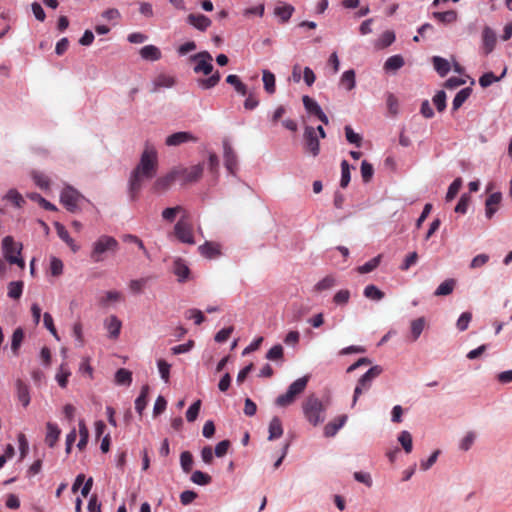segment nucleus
Segmentation results:
<instances>
[{
    "label": "nucleus",
    "instance_id": "f257e3e1",
    "mask_svg": "<svg viewBox=\"0 0 512 512\" xmlns=\"http://www.w3.org/2000/svg\"><path fill=\"white\" fill-rule=\"evenodd\" d=\"M158 154L153 145L146 144L142 152L140 162L130 175V198L135 191H138L142 184L151 180L157 173Z\"/></svg>",
    "mask_w": 512,
    "mask_h": 512
},
{
    "label": "nucleus",
    "instance_id": "f03ea898",
    "mask_svg": "<svg viewBox=\"0 0 512 512\" xmlns=\"http://www.w3.org/2000/svg\"><path fill=\"white\" fill-rule=\"evenodd\" d=\"M190 59L192 61L196 62V65L194 67L195 73H203L204 75L211 74V76L208 78L197 79V85L200 88H202L204 90H208V89L215 87L219 83V81L221 79V75H220L219 71L212 73L213 69H214V67L212 65L213 59L209 52L203 51V52L197 53V54L191 56Z\"/></svg>",
    "mask_w": 512,
    "mask_h": 512
},
{
    "label": "nucleus",
    "instance_id": "7ed1b4c3",
    "mask_svg": "<svg viewBox=\"0 0 512 512\" xmlns=\"http://www.w3.org/2000/svg\"><path fill=\"white\" fill-rule=\"evenodd\" d=\"M305 419L313 426H318L325 420L326 406L314 394L309 395L302 402Z\"/></svg>",
    "mask_w": 512,
    "mask_h": 512
},
{
    "label": "nucleus",
    "instance_id": "20e7f679",
    "mask_svg": "<svg viewBox=\"0 0 512 512\" xmlns=\"http://www.w3.org/2000/svg\"><path fill=\"white\" fill-rule=\"evenodd\" d=\"M309 381V376H304L301 378H298L293 383L290 384L288 387L286 393L279 395L276 400L275 404L279 407H287L291 404H293L296 400V398L304 392L307 383Z\"/></svg>",
    "mask_w": 512,
    "mask_h": 512
},
{
    "label": "nucleus",
    "instance_id": "39448f33",
    "mask_svg": "<svg viewBox=\"0 0 512 512\" xmlns=\"http://www.w3.org/2000/svg\"><path fill=\"white\" fill-rule=\"evenodd\" d=\"M117 248V241L110 236H101L93 245L91 259L94 262L103 261L106 253L114 252Z\"/></svg>",
    "mask_w": 512,
    "mask_h": 512
},
{
    "label": "nucleus",
    "instance_id": "423d86ee",
    "mask_svg": "<svg viewBox=\"0 0 512 512\" xmlns=\"http://www.w3.org/2000/svg\"><path fill=\"white\" fill-rule=\"evenodd\" d=\"M382 372V368L378 365L371 367L358 381L353 395L352 407L355 406L359 396L363 392H367L372 384V381L378 377Z\"/></svg>",
    "mask_w": 512,
    "mask_h": 512
},
{
    "label": "nucleus",
    "instance_id": "0eeeda50",
    "mask_svg": "<svg viewBox=\"0 0 512 512\" xmlns=\"http://www.w3.org/2000/svg\"><path fill=\"white\" fill-rule=\"evenodd\" d=\"M3 252L6 260L10 264H16L20 268L25 267V262L22 258L17 257L15 254H19L21 250V246H18L17 243L14 242L11 236H6L2 241Z\"/></svg>",
    "mask_w": 512,
    "mask_h": 512
},
{
    "label": "nucleus",
    "instance_id": "6e6552de",
    "mask_svg": "<svg viewBox=\"0 0 512 512\" xmlns=\"http://www.w3.org/2000/svg\"><path fill=\"white\" fill-rule=\"evenodd\" d=\"M84 200V196L81 195L72 186H66L60 195V201L63 206L70 212H76L79 209L80 202Z\"/></svg>",
    "mask_w": 512,
    "mask_h": 512
},
{
    "label": "nucleus",
    "instance_id": "1a4fd4ad",
    "mask_svg": "<svg viewBox=\"0 0 512 512\" xmlns=\"http://www.w3.org/2000/svg\"><path fill=\"white\" fill-rule=\"evenodd\" d=\"M174 234L176 238L186 244L193 245L195 244L194 235H193V226L187 220L186 216L183 215L181 219L174 226Z\"/></svg>",
    "mask_w": 512,
    "mask_h": 512
},
{
    "label": "nucleus",
    "instance_id": "9d476101",
    "mask_svg": "<svg viewBox=\"0 0 512 512\" xmlns=\"http://www.w3.org/2000/svg\"><path fill=\"white\" fill-rule=\"evenodd\" d=\"M175 172L179 180H182L184 184L192 183L198 181L204 171V164L199 163L197 165L191 166L190 168L185 167H175Z\"/></svg>",
    "mask_w": 512,
    "mask_h": 512
},
{
    "label": "nucleus",
    "instance_id": "9b49d317",
    "mask_svg": "<svg viewBox=\"0 0 512 512\" xmlns=\"http://www.w3.org/2000/svg\"><path fill=\"white\" fill-rule=\"evenodd\" d=\"M304 142L306 151L316 157L320 152V143L314 127L307 126L305 128Z\"/></svg>",
    "mask_w": 512,
    "mask_h": 512
},
{
    "label": "nucleus",
    "instance_id": "f8f14e48",
    "mask_svg": "<svg viewBox=\"0 0 512 512\" xmlns=\"http://www.w3.org/2000/svg\"><path fill=\"white\" fill-rule=\"evenodd\" d=\"M225 167L230 174L235 175L237 170V155L227 140L223 142Z\"/></svg>",
    "mask_w": 512,
    "mask_h": 512
},
{
    "label": "nucleus",
    "instance_id": "ddd939ff",
    "mask_svg": "<svg viewBox=\"0 0 512 512\" xmlns=\"http://www.w3.org/2000/svg\"><path fill=\"white\" fill-rule=\"evenodd\" d=\"M197 138L190 132L180 131L169 135L165 144L167 146H178L187 142H196Z\"/></svg>",
    "mask_w": 512,
    "mask_h": 512
},
{
    "label": "nucleus",
    "instance_id": "4468645a",
    "mask_svg": "<svg viewBox=\"0 0 512 512\" xmlns=\"http://www.w3.org/2000/svg\"><path fill=\"white\" fill-rule=\"evenodd\" d=\"M502 201V194L500 192L492 193L485 201V214L488 219H491Z\"/></svg>",
    "mask_w": 512,
    "mask_h": 512
},
{
    "label": "nucleus",
    "instance_id": "2eb2a0df",
    "mask_svg": "<svg viewBox=\"0 0 512 512\" xmlns=\"http://www.w3.org/2000/svg\"><path fill=\"white\" fill-rule=\"evenodd\" d=\"M347 419V415L343 414L327 423L324 427V435L326 437L335 436L337 432L345 425Z\"/></svg>",
    "mask_w": 512,
    "mask_h": 512
},
{
    "label": "nucleus",
    "instance_id": "dca6fc26",
    "mask_svg": "<svg viewBox=\"0 0 512 512\" xmlns=\"http://www.w3.org/2000/svg\"><path fill=\"white\" fill-rule=\"evenodd\" d=\"M177 174L175 172V169H172L169 173L166 175L159 177L155 183H154V190L157 192H162L167 190L175 180H177Z\"/></svg>",
    "mask_w": 512,
    "mask_h": 512
},
{
    "label": "nucleus",
    "instance_id": "f3484780",
    "mask_svg": "<svg viewBox=\"0 0 512 512\" xmlns=\"http://www.w3.org/2000/svg\"><path fill=\"white\" fill-rule=\"evenodd\" d=\"M200 254L208 259L217 258L221 255L220 245L215 242L206 241L198 247Z\"/></svg>",
    "mask_w": 512,
    "mask_h": 512
},
{
    "label": "nucleus",
    "instance_id": "a211bd4d",
    "mask_svg": "<svg viewBox=\"0 0 512 512\" xmlns=\"http://www.w3.org/2000/svg\"><path fill=\"white\" fill-rule=\"evenodd\" d=\"M483 50L487 55L491 53L496 44V35L490 27H485L482 32Z\"/></svg>",
    "mask_w": 512,
    "mask_h": 512
},
{
    "label": "nucleus",
    "instance_id": "6ab92c4d",
    "mask_svg": "<svg viewBox=\"0 0 512 512\" xmlns=\"http://www.w3.org/2000/svg\"><path fill=\"white\" fill-rule=\"evenodd\" d=\"M173 273L177 276L179 282H185L190 275V269L186 263L178 258L173 263Z\"/></svg>",
    "mask_w": 512,
    "mask_h": 512
},
{
    "label": "nucleus",
    "instance_id": "aec40b11",
    "mask_svg": "<svg viewBox=\"0 0 512 512\" xmlns=\"http://www.w3.org/2000/svg\"><path fill=\"white\" fill-rule=\"evenodd\" d=\"M46 429H47V432H46V436H45V442L49 447L52 448L57 443V441L60 437V434H61V430L59 429L57 424L51 423V422H48L46 424Z\"/></svg>",
    "mask_w": 512,
    "mask_h": 512
},
{
    "label": "nucleus",
    "instance_id": "412c9836",
    "mask_svg": "<svg viewBox=\"0 0 512 512\" xmlns=\"http://www.w3.org/2000/svg\"><path fill=\"white\" fill-rule=\"evenodd\" d=\"M187 20L189 24L201 31H205L211 25V20L203 14H189Z\"/></svg>",
    "mask_w": 512,
    "mask_h": 512
},
{
    "label": "nucleus",
    "instance_id": "4be33fe9",
    "mask_svg": "<svg viewBox=\"0 0 512 512\" xmlns=\"http://www.w3.org/2000/svg\"><path fill=\"white\" fill-rule=\"evenodd\" d=\"M139 53L141 58L146 61H157L162 56L160 49L154 45H146L142 47Z\"/></svg>",
    "mask_w": 512,
    "mask_h": 512
},
{
    "label": "nucleus",
    "instance_id": "5701e85b",
    "mask_svg": "<svg viewBox=\"0 0 512 512\" xmlns=\"http://www.w3.org/2000/svg\"><path fill=\"white\" fill-rule=\"evenodd\" d=\"M432 17L442 24H452L457 21L458 13L455 10L433 12Z\"/></svg>",
    "mask_w": 512,
    "mask_h": 512
},
{
    "label": "nucleus",
    "instance_id": "b1692460",
    "mask_svg": "<svg viewBox=\"0 0 512 512\" xmlns=\"http://www.w3.org/2000/svg\"><path fill=\"white\" fill-rule=\"evenodd\" d=\"M283 434L282 422L279 417L275 416L269 423V436L268 440L278 439Z\"/></svg>",
    "mask_w": 512,
    "mask_h": 512
},
{
    "label": "nucleus",
    "instance_id": "393cba45",
    "mask_svg": "<svg viewBox=\"0 0 512 512\" xmlns=\"http://www.w3.org/2000/svg\"><path fill=\"white\" fill-rule=\"evenodd\" d=\"M149 391L150 387L148 385L142 386L140 395L135 400V409L139 415H142L147 406Z\"/></svg>",
    "mask_w": 512,
    "mask_h": 512
},
{
    "label": "nucleus",
    "instance_id": "a878e982",
    "mask_svg": "<svg viewBox=\"0 0 512 512\" xmlns=\"http://www.w3.org/2000/svg\"><path fill=\"white\" fill-rule=\"evenodd\" d=\"M16 388L19 401L27 407L30 403L29 387L22 380H17Z\"/></svg>",
    "mask_w": 512,
    "mask_h": 512
},
{
    "label": "nucleus",
    "instance_id": "bb28decb",
    "mask_svg": "<svg viewBox=\"0 0 512 512\" xmlns=\"http://www.w3.org/2000/svg\"><path fill=\"white\" fill-rule=\"evenodd\" d=\"M426 321L424 317L414 319L410 323L411 340L416 341L424 330Z\"/></svg>",
    "mask_w": 512,
    "mask_h": 512
},
{
    "label": "nucleus",
    "instance_id": "cd10ccee",
    "mask_svg": "<svg viewBox=\"0 0 512 512\" xmlns=\"http://www.w3.org/2000/svg\"><path fill=\"white\" fill-rule=\"evenodd\" d=\"M432 62H433L434 69L437 71V73L441 77L446 76L448 74V72L450 71V64L446 59H444L440 56H434L432 58Z\"/></svg>",
    "mask_w": 512,
    "mask_h": 512
},
{
    "label": "nucleus",
    "instance_id": "c85d7f7f",
    "mask_svg": "<svg viewBox=\"0 0 512 512\" xmlns=\"http://www.w3.org/2000/svg\"><path fill=\"white\" fill-rule=\"evenodd\" d=\"M24 340V331L21 327L14 330L11 338V350L15 356L19 354V349Z\"/></svg>",
    "mask_w": 512,
    "mask_h": 512
},
{
    "label": "nucleus",
    "instance_id": "c756f323",
    "mask_svg": "<svg viewBox=\"0 0 512 512\" xmlns=\"http://www.w3.org/2000/svg\"><path fill=\"white\" fill-rule=\"evenodd\" d=\"M471 93L472 89L469 87L460 90L453 99L452 110H458L463 105V103L470 97Z\"/></svg>",
    "mask_w": 512,
    "mask_h": 512
},
{
    "label": "nucleus",
    "instance_id": "7c9ffc66",
    "mask_svg": "<svg viewBox=\"0 0 512 512\" xmlns=\"http://www.w3.org/2000/svg\"><path fill=\"white\" fill-rule=\"evenodd\" d=\"M456 286V281L454 279H447L442 282L438 288L435 290V296H447L450 295Z\"/></svg>",
    "mask_w": 512,
    "mask_h": 512
},
{
    "label": "nucleus",
    "instance_id": "2f4dec72",
    "mask_svg": "<svg viewBox=\"0 0 512 512\" xmlns=\"http://www.w3.org/2000/svg\"><path fill=\"white\" fill-rule=\"evenodd\" d=\"M404 63L401 55H393L386 60L384 69L386 71H397L404 66Z\"/></svg>",
    "mask_w": 512,
    "mask_h": 512
},
{
    "label": "nucleus",
    "instance_id": "473e14b6",
    "mask_svg": "<svg viewBox=\"0 0 512 512\" xmlns=\"http://www.w3.org/2000/svg\"><path fill=\"white\" fill-rule=\"evenodd\" d=\"M363 294L366 298L374 300V301H380L385 296L384 292L381 291L377 286H375L373 284L367 285L364 288Z\"/></svg>",
    "mask_w": 512,
    "mask_h": 512
},
{
    "label": "nucleus",
    "instance_id": "72a5a7b5",
    "mask_svg": "<svg viewBox=\"0 0 512 512\" xmlns=\"http://www.w3.org/2000/svg\"><path fill=\"white\" fill-rule=\"evenodd\" d=\"M262 80L264 84V89L268 94L275 93L276 86H275V76L273 73H271L268 70L263 71Z\"/></svg>",
    "mask_w": 512,
    "mask_h": 512
},
{
    "label": "nucleus",
    "instance_id": "f704fd0d",
    "mask_svg": "<svg viewBox=\"0 0 512 512\" xmlns=\"http://www.w3.org/2000/svg\"><path fill=\"white\" fill-rule=\"evenodd\" d=\"M56 231L58 236L67 244L69 245L73 251H76L78 247L75 245L74 240L70 237L69 232L67 229L59 223L55 224Z\"/></svg>",
    "mask_w": 512,
    "mask_h": 512
},
{
    "label": "nucleus",
    "instance_id": "c9c22d12",
    "mask_svg": "<svg viewBox=\"0 0 512 512\" xmlns=\"http://www.w3.org/2000/svg\"><path fill=\"white\" fill-rule=\"evenodd\" d=\"M336 285V279L332 275L325 276L322 280H320L315 286V292H322L325 290H329Z\"/></svg>",
    "mask_w": 512,
    "mask_h": 512
},
{
    "label": "nucleus",
    "instance_id": "e433bc0d",
    "mask_svg": "<svg viewBox=\"0 0 512 512\" xmlns=\"http://www.w3.org/2000/svg\"><path fill=\"white\" fill-rule=\"evenodd\" d=\"M274 12L282 22H287L294 12V7L289 4H284L282 6H277Z\"/></svg>",
    "mask_w": 512,
    "mask_h": 512
},
{
    "label": "nucleus",
    "instance_id": "4c0bfd02",
    "mask_svg": "<svg viewBox=\"0 0 512 512\" xmlns=\"http://www.w3.org/2000/svg\"><path fill=\"white\" fill-rule=\"evenodd\" d=\"M31 176L35 184L40 189L46 190L50 187V179L46 174L39 171H33Z\"/></svg>",
    "mask_w": 512,
    "mask_h": 512
},
{
    "label": "nucleus",
    "instance_id": "58836bf2",
    "mask_svg": "<svg viewBox=\"0 0 512 512\" xmlns=\"http://www.w3.org/2000/svg\"><path fill=\"white\" fill-rule=\"evenodd\" d=\"M340 83L348 91L352 90L356 84L354 70L350 69V70L345 71L341 76Z\"/></svg>",
    "mask_w": 512,
    "mask_h": 512
},
{
    "label": "nucleus",
    "instance_id": "ea45409f",
    "mask_svg": "<svg viewBox=\"0 0 512 512\" xmlns=\"http://www.w3.org/2000/svg\"><path fill=\"white\" fill-rule=\"evenodd\" d=\"M22 281H12L8 284V296L12 299L18 300L23 292Z\"/></svg>",
    "mask_w": 512,
    "mask_h": 512
},
{
    "label": "nucleus",
    "instance_id": "a19ab883",
    "mask_svg": "<svg viewBox=\"0 0 512 512\" xmlns=\"http://www.w3.org/2000/svg\"><path fill=\"white\" fill-rule=\"evenodd\" d=\"M191 481L197 485L204 486V485L210 484L212 481V478L210 475H208L202 471L196 470L191 475Z\"/></svg>",
    "mask_w": 512,
    "mask_h": 512
},
{
    "label": "nucleus",
    "instance_id": "79ce46f5",
    "mask_svg": "<svg viewBox=\"0 0 512 512\" xmlns=\"http://www.w3.org/2000/svg\"><path fill=\"white\" fill-rule=\"evenodd\" d=\"M79 435H80V440L77 444V447L80 450H82L86 447V445L88 443V438H89V431L85 425L84 420L79 421Z\"/></svg>",
    "mask_w": 512,
    "mask_h": 512
},
{
    "label": "nucleus",
    "instance_id": "37998d69",
    "mask_svg": "<svg viewBox=\"0 0 512 512\" xmlns=\"http://www.w3.org/2000/svg\"><path fill=\"white\" fill-rule=\"evenodd\" d=\"M302 101L305 109L310 114L316 115L322 110L318 103L307 95L303 96Z\"/></svg>",
    "mask_w": 512,
    "mask_h": 512
},
{
    "label": "nucleus",
    "instance_id": "c03bdc74",
    "mask_svg": "<svg viewBox=\"0 0 512 512\" xmlns=\"http://www.w3.org/2000/svg\"><path fill=\"white\" fill-rule=\"evenodd\" d=\"M506 73V70H504V72L502 73V75L500 77H497L494 75L493 72H487L485 74H483L480 79H479V84L486 88L488 86H490L491 84H493L494 82H497L499 81Z\"/></svg>",
    "mask_w": 512,
    "mask_h": 512
},
{
    "label": "nucleus",
    "instance_id": "a18cd8bd",
    "mask_svg": "<svg viewBox=\"0 0 512 512\" xmlns=\"http://www.w3.org/2000/svg\"><path fill=\"white\" fill-rule=\"evenodd\" d=\"M398 441L406 453H410L412 451V435L408 431H402L398 436Z\"/></svg>",
    "mask_w": 512,
    "mask_h": 512
},
{
    "label": "nucleus",
    "instance_id": "49530a36",
    "mask_svg": "<svg viewBox=\"0 0 512 512\" xmlns=\"http://www.w3.org/2000/svg\"><path fill=\"white\" fill-rule=\"evenodd\" d=\"M180 464L185 473H189L193 465V456L189 451H184L180 455Z\"/></svg>",
    "mask_w": 512,
    "mask_h": 512
},
{
    "label": "nucleus",
    "instance_id": "de8ad7c7",
    "mask_svg": "<svg viewBox=\"0 0 512 512\" xmlns=\"http://www.w3.org/2000/svg\"><path fill=\"white\" fill-rule=\"evenodd\" d=\"M70 374L71 373H70L69 369L66 367V365L62 364L59 368L57 375H56V380L60 387L65 388L67 386L68 378H69Z\"/></svg>",
    "mask_w": 512,
    "mask_h": 512
},
{
    "label": "nucleus",
    "instance_id": "09e8293b",
    "mask_svg": "<svg viewBox=\"0 0 512 512\" xmlns=\"http://www.w3.org/2000/svg\"><path fill=\"white\" fill-rule=\"evenodd\" d=\"M5 198L12 202L16 207H22L23 204L25 203V200L24 198L22 197V195L15 189H10Z\"/></svg>",
    "mask_w": 512,
    "mask_h": 512
},
{
    "label": "nucleus",
    "instance_id": "8fccbe9b",
    "mask_svg": "<svg viewBox=\"0 0 512 512\" xmlns=\"http://www.w3.org/2000/svg\"><path fill=\"white\" fill-rule=\"evenodd\" d=\"M462 186V179L456 178L449 186L447 194H446V201H452L456 195L458 194L460 188Z\"/></svg>",
    "mask_w": 512,
    "mask_h": 512
},
{
    "label": "nucleus",
    "instance_id": "3c124183",
    "mask_svg": "<svg viewBox=\"0 0 512 512\" xmlns=\"http://www.w3.org/2000/svg\"><path fill=\"white\" fill-rule=\"evenodd\" d=\"M350 300V291L348 289H341L333 296V302L336 305H346Z\"/></svg>",
    "mask_w": 512,
    "mask_h": 512
},
{
    "label": "nucleus",
    "instance_id": "603ef678",
    "mask_svg": "<svg viewBox=\"0 0 512 512\" xmlns=\"http://www.w3.org/2000/svg\"><path fill=\"white\" fill-rule=\"evenodd\" d=\"M350 182V166L346 160L341 162V180L340 186L345 188Z\"/></svg>",
    "mask_w": 512,
    "mask_h": 512
},
{
    "label": "nucleus",
    "instance_id": "864d4df0",
    "mask_svg": "<svg viewBox=\"0 0 512 512\" xmlns=\"http://www.w3.org/2000/svg\"><path fill=\"white\" fill-rule=\"evenodd\" d=\"M120 327H121V323L116 317L111 316L107 320V329H108L111 337L115 338L118 336V334L120 332Z\"/></svg>",
    "mask_w": 512,
    "mask_h": 512
},
{
    "label": "nucleus",
    "instance_id": "5fc2aeb1",
    "mask_svg": "<svg viewBox=\"0 0 512 512\" xmlns=\"http://www.w3.org/2000/svg\"><path fill=\"white\" fill-rule=\"evenodd\" d=\"M374 174L373 166L366 160L361 163V176L365 183L370 182Z\"/></svg>",
    "mask_w": 512,
    "mask_h": 512
},
{
    "label": "nucleus",
    "instance_id": "6e6d98bb",
    "mask_svg": "<svg viewBox=\"0 0 512 512\" xmlns=\"http://www.w3.org/2000/svg\"><path fill=\"white\" fill-rule=\"evenodd\" d=\"M345 136L349 143L356 145L357 147L361 146L362 137L353 131L350 126L345 127Z\"/></svg>",
    "mask_w": 512,
    "mask_h": 512
},
{
    "label": "nucleus",
    "instance_id": "4d7b16f0",
    "mask_svg": "<svg viewBox=\"0 0 512 512\" xmlns=\"http://www.w3.org/2000/svg\"><path fill=\"white\" fill-rule=\"evenodd\" d=\"M201 408V400L195 401L186 412V419L188 422H193L197 419Z\"/></svg>",
    "mask_w": 512,
    "mask_h": 512
},
{
    "label": "nucleus",
    "instance_id": "13d9d810",
    "mask_svg": "<svg viewBox=\"0 0 512 512\" xmlns=\"http://www.w3.org/2000/svg\"><path fill=\"white\" fill-rule=\"evenodd\" d=\"M184 211L182 206H176L171 208H166L162 212V217L164 220L168 222H173L177 216L178 213Z\"/></svg>",
    "mask_w": 512,
    "mask_h": 512
},
{
    "label": "nucleus",
    "instance_id": "bf43d9fd",
    "mask_svg": "<svg viewBox=\"0 0 512 512\" xmlns=\"http://www.w3.org/2000/svg\"><path fill=\"white\" fill-rule=\"evenodd\" d=\"M380 263V256H377L368 262H366L364 265L358 267V272L361 274H366L371 271H373Z\"/></svg>",
    "mask_w": 512,
    "mask_h": 512
},
{
    "label": "nucleus",
    "instance_id": "052dcab7",
    "mask_svg": "<svg viewBox=\"0 0 512 512\" xmlns=\"http://www.w3.org/2000/svg\"><path fill=\"white\" fill-rule=\"evenodd\" d=\"M433 103L439 112H443L446 108V93L438 91L433 97Z\"/></svg>",
    "mask_w": 512,
    "mask_h": 512
},
{
    "label": "nucleus",
    "instance_id": "680f3d73",
    "mask_svg": "<svg viewBox=\"0 0 512 512\" xmlns=\"http://www.w3.org/2000/svg\"><path fill=\"white\" fill-rule=\"evenodd\" d=\"M50 272L53 276H60L63 273V262L57 257L50 259Z\"/></svg>",
    "mask_w": 512,
    "mask_h": 512
},
{
    "label": "nucleus",
    "instance_id": "e2e57ef3",
    "mask_svg": "<svg viewBox=\"0 0 512 512\" xmlns=\"http://www.w3.org/2000/svg\"><path fill=\"white\" fill-rule=\"evenodd\" d=\"M268 360L277 361L283 358V347L280 344L274 345L266 354Z\"/></svg>",
    "mask_w": 512,
    "mask_h": 512
},
{
    "label": "nucleus",
    "instance_id": "0e129e2a",
    "mask_svg": "<svg viewBox=\"0 0 512 512\" xmlns=\"http://www.w3.org/2000/svg\"><path fill=\"white\" fill-rule=\"evenodd\" d=\"M185 317L187 319H193L196 325H200L204 322L205 317L202 313V311L198 309H189L185 313Z\"/></svg>",
    "mask_w": 512,
    "mask_h": 512
},
{
    "label": "nucleus",
    "instance_id": "69168bd1",
    "mask_svg": "<svg viewBox=\"0 0 512 512\" xmlns=\"http://www.w3.org/2000/svg\"><path fill=\"white\" fill-rule=\"evenodd\" d=\"M471 319H472V314L470 312L462 313L456 323L458 330L465 331L468 328Z\"/></svg>",
    "mask_w": 512,
    "mask_h": 512
},
{
    "label": "nucleus",
    "instance_id": "338daca9",
    "mask_svg": "<svg viewBox=\"0 0 512 512\" xmlns=\"http://www.w3.org/2000/svg\"><path fill=\"white\" fill-rule=\"evenodd\" d=\"M418 261V254L417 252H411L409 253L406 258L404 259L403 263L400 265V269L402 271H407L411 266L415 265Z\"/></svg>",
    "mask_w": 512,
    "mask_h": 512
},
{
    "label": "nucleus",
    "instance_id": "774afa93",
    "mask_svg": "<svg viewBox=\"0 0 512 512\" xmlns=\"http://www.w3.org/2000/svg\"><path fill=\"white\" fill-rule=\"evenodd\" d=\"M395 41V34L393 31H385L380 39H379V46L381 48H385L390 46Z\"/></svg>",
    "mask_w": 512,
    "mask_h": 512
}]
</instances>
